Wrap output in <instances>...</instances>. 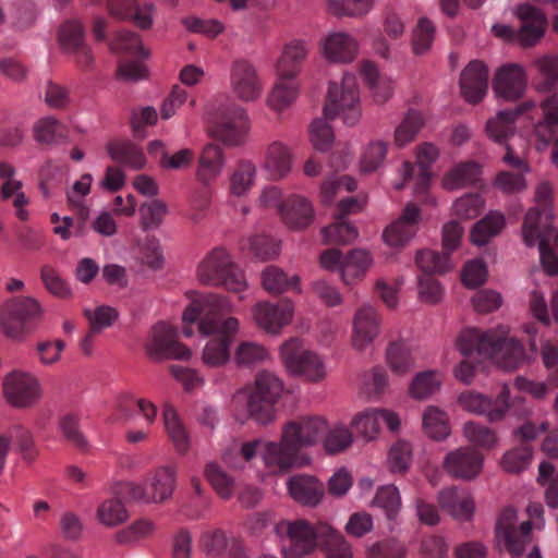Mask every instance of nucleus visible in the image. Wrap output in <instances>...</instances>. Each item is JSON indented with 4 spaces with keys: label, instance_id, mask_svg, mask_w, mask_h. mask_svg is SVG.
I'll return each instance as SVG.
<instances>
[{
    "label": "nucleus",
    "instance_id": "f704fd0d",
    "mask_svg": "<svg viewBox=\"0 0 558 558\" xmlns=\"http://www.w3.org/2000/svg\"><path fill=\"white\" fill-rule=\"evenodd\" d=\"M226 166L227 157L223 149L209 143L199 154L195 177L203 185L209 186L222 174Z\"/></svg>",
    "mask_w": 558,
    "mask_h": 558
},
{
    "label": "nucleus",
    "instance_id": "9b49d317",
    "mask_svg": "<svg viewBox=\"0 0 558 558\" xmlns=\"http://www.w3.org/2000/svg\"><path fill=\"white\" fill-rule=\"evenodd\" d=\"M295 316V303L283 298L278 302L260 301L252 307V319L264 332L280 336Z\"/></svg>",
    "mask_w": 558,
    "mask_h": 558
},
{
    "label": "nucleus",
    "instance_id": "2eb2a0df",
    "mask_svg": "<svg viewBox=\"0 0 558 558\" xmlns=\"http://www.w3.org/2000/svg\"><path fill=\"white\" fill-rule=\"evenodd\" d=\"M422 218L421 209L408 203L400 216L387 225L381 232L383 243L393 252H400L416 236Z\"/></svg>",
    "mask_w": 558,
    "mask_h": 558
},
{
    "label": "nucleus",
    "instance_id": "a18cd8bd",
    "mask_svg": "<svg viewBox=\"0 0 558 558\" xmlns=\"http://www.w3.org/2000/svg\"><path fill=\"white\" fill-rule=\"evenodd\" d=\"M385 362L389 371L398 376H407L415 368L412 349L404 340H396L388 344Z\"/></svg>",
    "mask_w": 558,
    "mask_h": 558
},
{
    "label": "nucleus",
    "instance_id": "0e129e2a",
    "mask_svg": "<svg viewBox=\"0 0 558 558\" xmlns=\"http://www.w3.org/2000/svg\"><path fill=\"white\" fill-rule=\"evenodd\" d=\"M375 5V0H326V10L336 17H363Z\"/></svg>",
    "mask_w": 558,
    "mask_h": 558
},
{
    "label": "nucleus",
    "instance_id": "423d86ee",
    "mask_svg": "<svg viewBox=\"0 0 558 558\" xmlns=\"http://www.w3.org/2000/svg\"><path fill=\"white\" fill-rule=\"evenodd\" d=\"M553 213L549 209L531 208L524 216L522 240L529 247L538 246L539 258L546 274L558 275V234L554 247L548 248L546 242L553 233Z\"/></svg>",
    "mask_w": 558,
    "mask_h": 558
},
{
    "label": "nucleus",
    "instance_id": "e433bc0d",
    "mask_svg": "<svg viewBox=\"0 0 558 558\" xmlns=\"http://www.w3.org/2000/svg\"><path fill=\"white\" fill-rule=\"evenodd\" d=\"M541 108L543 119L534 126L537 151H544L548 148L558 130V97L556 95L548 97L541 102Z\"/></svg>",
    "mask_w": 558,
    "mask_h": 558
},
{
    "label": "nucleus",
    "instance_id": "20e7f679",
    "mask_svg": "<svg viewBox=\"0 0 558 558\" xmlns=\"http://www.w3.org/2000/svg\"><path fill=\"white\" fill-rule=\"evenodd\" d=\"M278 355L286 373L311 384H320L328 376L326 359L308 348L304 340L291 337L278 348Z\"/></svg>",
    "mask_w": 558,
    "mask_h": 558
},
{
    "label": "nucleus",
    "instance_id": "864d4df0",
    "mask_svg": "<svg viewBox=\"0 0 558 558\" xmlns=\"http://www.w3.org/2000/svg\"><path fill=\"white\" fill-rule=\"evenodd\" d=\"M422 427L425 435L435 440H445L451 434L447 413L436 405H429L424 410Z\"/></svg>",
    "mask_w": 558,
    "mask_h": 558
},
{
    "label": "nucleus",
    "instance_id": "37998d69",
    "mask_svg": "<svg viewBox=\"0 0 558 558\" xmlns=\"http://www.w3.org/2000/svg\"><path fill=\"white\" fill-rule=\"evenodd\" d=\"M162 423L174 450L179 454H185L190 449L191 439L179 413L170 404L162 408Z\"/></svg>",
    "mask_w": 558,
    "mask_h": 558
},
{
    "label": "nucleus",
    "instance_id": "f257e3e1",
    "mask_svg": "<svg viewBox=\"0 0 558 558\" xmlns=\"http://www.w3.org/2000/svg\"><path fill=\"white\" fill-rule=\"evenodd\" d=\"M256 456L260 457L268 472L275 475L286 474L312 462L308 454L300 452L290 441H284L282 433L279 440H234L223 450L222 460L229 468L241 469L244 462H250Z\"/></svg>",
    "mask_w": 558,
    "mask_h": 558
},
{
    "label": "nucleus",
    "instance_id": "9d476101",
    "mask_svg": "<svg viewBox=\"0 0 558 558\" xmlns=\"http://www.w3.org/2000/svg\"><path fill=\"white\" fill-rule=\"evenodd\" d=\"M2 395L11 407L29 409L41 400L44 389L39 378L34 373L12 369L3 377Z\"/></svg>",
    "mask_w": 558,
    "mask_h": 558
},
{
    "label": "nucleus",
    "instance_id": "5701e85b",
    "mask_svg": "<svg viewBox=\"0 0 558 558\" xmlns=\"http://www.w3.org/2000/svg\"><path fill=\"white\" fill-rule=\"evenodd\" d=\"M415 165L420 169V173L414 179L413 193L424 204L436 205V198L427 194L433 173L430 171L433 165L440 157L439 147L430 142H424L415 147L414 150Z\"/></svg>",
    "mask_w": 558,
    "mask_h": 558
},
{
    "label": "nucleus",
    "instance_id": "603ef678",
    "mask_svg": "<svg viewBox=\"0 0 558 558\" xmlns=\"http://www.w3.org/2000/svg\"><path fill=\"white\" fill-rule=\"evenodd\" d=\"M424 116L414 109L407 111L393 132V144L403 148L412 143L425 126Z\"/></svg>",
    "mask_w": 558,
    "mask_h": 558
},
{
    "label": "nucleus",
    "instance_id": "aec40b11",
    "mask_svg": "<svg viewBox=\"0 0 558 558\" xmlns=\"http://www.w3.org/2000/svg\"><path fill=\"white\" fill-rule=\"evenodd\" d=\"M0 199L14 209L21 221L29 219V198L24 191V182L17 178L16 169L9 162L0 161Z\"/></svg>",
    "mask_w": 558,
    "mask_h": 558
},
{
    "label": "nucleus",
    "instance_id": "5fc2aeb1",
    "mask_svg": "<svg viewBox=\"0 0 558 558\" xmlns=\"http://www.w3.org/2000/svg\"><path fill=\"white\" fill-rule=\"evenodd\" d=\"M354 441L351 429L343 423L329 425L327 423L326 432L319 442L328 454H338L348 450Z\"/></svg>",
    "mask_w": 558,
    "mask_h": 558
},
{
    "label": "nucleus",
    "instance_id": "8fccbe9b",
    "mask_svg": "<svg viewBox=\"0 0 558 558\" xmlns=\"http://www.w3.org/2000/svg\"><path fill=\"white\" fill-rule=\"evenodd\" d=\"M529 308L534 318L542 324L549 326L551 323L558 325V289H555L547 302L545 294L533 290L529 299Z\"/></svg>",
    "mask_w": 558,
    "mask_h": 558
},
{
    "label": "nucleus",
    "instance_id": "c85d7f7f",
    "mask_svg": "<svg viewBox=\"0 0 558 558\" xmlns=\"http://www.w3.org/2000/svg\"><path fill=\"white\" fill-rule=\"evenodd\" d=\"M518 520V512L512 507L504 508L497 517L495 526V541L501 550L511 554L512 558H518L522 555L524 543L517 539L515 526Z\"/></svg>",
    "mask_w": 558,
    "mask_h": 558
},
{
    "label": "nucleus",
    "instance_id": "72a5a7b5",
    "mask_svg": "<svg viewBox=\"0 0 558 558\" xmlns=\"http://www.w3.org/2000/svg\"><path fill=\"white\" fill-rule=\"evenodd\" d=\"M437 500L440 508L457 521H470L474 515L473 498L464 489L444 488L438 493Z\"/></svg>",
    "mask_w": 558,
    "mask_h": 558
},
{
    "label": "nucleus",
    "instance_id": "ddd939ff",
    "mask_svg": "<svg viewBox=\"0 0 558 558\" xmlns=\"http://www.w3.org/2000/svg\"><path fill=\"white\" fill-rule=\"evenodd\" d=\"M509 335L510 328L508 326L498 325L495 327L487 357L498 367L513 371L534 357L526 354L521 341Z\"/></svg>",
    "mask_w": 558,
    "mask_h": 558
},
{
    "label": "nucleus",
    "instance_id": "2f4dec72",
    "mask_svg": "<svg viewBox=\"0 0 558 558\" xmlns=\"http://www.w3.org/2000/svg\"><path fill=\"white\" fill-rule=\"evenodd\" d=\"M307 44L293 39L284 45L275 65V75L279 80H295L301 72L302 63L307 58Z\"/></svg>",
    "mask_w": 558,
    "mask_h": 558
},
{
    "label": "nucleus",
    "instance_id": "c03bdc74",
    "mask_svg": "<svg viewBox=\"0 0 558 558\" xmlns=\"http://www.w3.org/2000/svg\"><path fill=\"white\" fill-rule=\"evenodd\" d=\"M505 227V215L499 210H490L473 226L470 232V241L475 246H485L497 236Z\"/></svg>",
    "mask_w": 558,
    "mask_h": 558
},
{
    "label": "nucleus",
    "instance_id": "393cba45",
    "mask_svg": "<svg viewBox=\"0 0 558 558\" xmlns=\"http://www.w3.org/2000/svg\"><path fill=\"white\" fill-rule=\"evenodd\" d=\"M484 458L474 449L462 447L449 451L444 458L446 472L460 480H473L483 470Z\"/></svg>",
    "mask_w": 558,
    "mask_h": 558
},
{
    "label": "nucleus",
    "instance_id": "412c9836",
    "mask_svg": "<svg viewBox=\"0 0 558 558\" xmlns=\"http://www.w3.org/2000/svg\"><path fill=\"white\" fill-rule=\"evenodd\" d=\"M359 51L357 38L344 31H330L319 41L320 56L329 63H352L357 58Z\"/></svg>",
    "mask_w": 558,
    "mask_h": 558
},
{
    "label": "nucleus",
    "instance_id": "49530a36",
    "mask_svg": "<svg viewBox=\"0 0 558 558\" xmlns=\"http://www.w3.org/2000/svg\"><path fill=\"white\" fill-rule=\"evenodd\" d=\"M257 166L248 159L240 160L229 178V192L232 196L241 198L252 191L257 181Z\"/></svg>",
    "mask_w": 558,
    "mask_h": 558
},
{
    "label": "nucleus",
    "instance_id": "6e6552de",
    "mask_svg": "<svg viewBox=\"0 0 558 558\" xmlns=\"http://www.w3.org/2000/svg\"><path fill=\"white\" fill-rule=\"evenodd\" d=\"M322 524L325 523L313 525L303 519L279 521L274 531L282 543L281 550L286 558L313 553L324 537L320 535Z\"/></svg>",
    "mask_w": 558,
    "mask_h": 558
},
{
    "label": "nucleus",
    "instance_id": "680f3d73",
    "mask_svg": "<svg viewBox=\"0 0 558 558\" xmlns=\"http://www.w3.org/2000/svg\"><path fill=\"white\" fill-rule=\"evenodd\" d=\"M415 264L426 275L446 274L453 268L450 254L421 250L415 254Z\"/></svg>",
    "mask_w": 558,
    "mask_h": 558
},
{
    "label": "nucleus",
    "instance_id": "f3484780",
    "mask_svg": "<svg viewBox=\"0 0 558 558\" xmlns=\"http://www.w3.org/2000/svg\"><path fill=\"white\" fill-rule=\"evenodd\" d=\"M511 13L520 22L517 41L524 48L537 45L544 37L547 26V16L543 10L523 2L514 5Z\"/></svg>",
    "mask_w": 558,
    "mask_h": 558
},
{
    "label": "nucleus",
    "instance_id": "338daca9",
    "mask_svg": "<svg viewBox=\"0 0 558 558\" xmlns=\"http://www.w3.org/2000/svg\"><path fill=\"white\" fill-rule=\"evenodd\" d=\"M108 153L112 160L123 163L126 167L140 170L146 166V157L143 150L130 143H111L108 146Z\"/></svg>",
    "mask_w": 558,
    "mask_h": 558
},
{
    "label": "nucleus",
    "instance_id": "39448f33",
    "mask_svg": "<svg viewBox=\"0 0 558 558\" xmlns=\"http://www.w3.org/2000/svg\"><path fill=\"white\" fill-rule=\"evenodd\" d=\"M323 113L328 119L339 118L349 126L360 122L362 117L360 89L353 73L344 72L340 80L328 83Z\"/></svg>",
    "mask_w": 558,
    "mask_h": 558
},
{
    "label": "nucleus",
    "instance_id": "bf43d9fd",
    "mask_svg": "<svg viewBox=\"0 0 558 558\" xmlns=\"http://www.w3.org/2000/svg\"><path fill=\"white\" fill-rule=\"evenodd\" d=\"M240 247L262 260L276 258L281 251L280 242L265 234L243 238Z\"/></svg>",
    "mask_w": 558,
    "mask_h": 558
},
{
    "label": "nucleus",
    "instance_id": "a19ab883",
    "mask_svg": "<svg viewBox=\"0 0 558 558\" xmlns=\"http://www.w3.org/2000/svg\"><path fill=\"white\" fill-rule=\"evenodd\" d=\"M263 288L270 294L279 295L287 291L298 294L303 293V287L299 275L288 276L278 266H267L260 274Z\"/></svg>",
    "mask_w": 558,
    "mask_h": 558
},
{
    "label": "nucleus",
    "instance_id": "7ed1b4c3",
    "mask_svg": "<svg viewBox=\"0 0 558 558\" xmlns=\"http://www.w3.org/2000/svg\"><path fill=\"white\" fill-rule=\"evenodd\" d=\"M240 329V320L234 316L207 313L199 319L201 361L205 367L221 368L230 362L231 348Z\"/></svg>",
    "mask_w": 558,
    "mask_h": 558
},
{
    "label": "nucleus",
    "instance_id": "052dcab7",
    "mask_svg": "<svg viewBox=\"0 0 558 558\" xmlns=\"http://www.w3.org/2000/svg\"><path fill=\"white\" fill-rule=\"evenodd\" d=\"M239 545L232 537H229L227 533L220 530L206 531L201 537V546L209 558H225V556L233 550V547Z\"/></svg>",
    "mask_w": 558,
    "mask_h": 558
},
{
    "label": "nucleus",
    "instance_id": "c9c22d12",
    "mask_svg": "<svg viewBox=\"0 0 558 558\" xmlns=\"http://www.w3.org/2000/svg\"><path fill=\"white\" fill-rule=\"evenodd\" d=\"M58 38L65 51L77 54V61L81 65L87 66L92 63L93 57L89 48L84 45V29L78 21L64 22L60 26Z\"/></svg>",
    "mask_w": 558,
    "mask_h": 558
},
{
    "label": "nucleus",
    "instance_id": "4be33fe9",
    "mask_svg": "<svg viewBox=\"0 0 558 558\" xmlns=\"http://www.w3.org/2000/svg\"><path fill=\"white\" fill-rule=\"evenodd\" d=\"M527 87V75L523 65L506 63L499 66L493 78V92L498 99L514 101Z\"/></svg>",
    "mask_w": 558,
    "mask_h": 558
},
{
    "label": "nucleus",
    "instance_id": "58836bf2",
    "mask_svg": "<svg viewBox=\"0 0 558 558\" xmlns=\"http://www.w3.org/2000/svg\"><path fill=\"white\" fill-rule=\"evenodd\" d=\"M360 74L371 90L375 102L384 104L391 98L395 90L393 81L386 75H381L374 62L369 60L361 62Z\"/></svg>",
    "mask_w": 558,
    "mask_h": 558
},
{
    "label": "nucleus",
    "instance_id": "de8ad7c7",
    "mask_svg": "<svg viewBox=\"0 0 558 558\" xmlns=\"http://www.w3.org/2000/svg\"><path fill=\"white\" fill-rule=\"evenodd\" d=\"M299 96V84L295 80H279L276 81L266 97V105L270 110L280 114L290 108Z\"/></svg>",
    "mask_w": 558,
    "mask_h": 558
},
{
    "label": "nucleus",
    "instance_id": "bb28decb",
    "mask_svg": "<svg viewBox=\"0 0 558 558\" xmlns=\"http://www.w3.org/2000/svg\"><path fill=\"white\" fill-rule=\"evenodd\" d=\"M288 495L299 505L304 507H317L324 496V484L310 474H296L287 480Z\"/></svg>",
    "mask_w": 558,
    "mask_h": 558
},
{
    "label": "nucleus",
    "instance_id": "4d7b16f0",
    "mask_svg": "<svg viewBox=\"0 0 558 558\" xmlns=\"http://www.w3.org/2000/svg\"><path fill=\"white\" fill-rule=\"evenodd\" d=\"M116 408L120 411L125 418H132V413L126 411V405L131 402H135L138 413L146 423L150 426L155 424L158 415L157 405L149 399L135 398L134 393L130 390L121 391L116 397Z\"/></svg>",
    "mask_w": 558,
    "mask_h": 558
},
{
    "label": "nucleus",
    "instance_id": "4468645a",
    "mask_svg": "<svg viewBox=\"0 0 558 558\" xmlns=\"http://www.w3.org/2000/svg\"><path fill=\"white\" fill-rule=\"evenodd\" d=\"M457 402L471 414L485 416L489 422H498L510 408V390L505 385L495 399L475 390H466L458 396Z\"/></svg>",
    "mask_w": 558,
    "mask_h": 558
},
{
    "label": "nucleus",
    "instance_id": "dca6fc26",
    "mask_svg": "<svg viewBox=\"0 0 558 558\" xmlns=\"http://www.w3.org/2000/svg\"><path fill=\"white\" fill-rule=\"evenodd\" d=\"M146 350L155 360H191L193 352L178 340L177 329L167 323L156 324L146 342Z\"/></svg>",
    "mask_w": 558,
    "mask_h": 558
},
{
    "label": "nucleus",
    "instance_id": "4c0bfd02",
    "mask_svg": "<svg viewBox=\"0 0 558 558\" xmlns=\"http://www.w3.org/2000/svg\"><path fill=\"white\" fill-rule=\"evenodd\" d=\"M482 167L476 161H462L448 169L440 181L441 187L454 192L474 185L481 178Z\"/></svg>",
    "mask_w": 558,
    "mask_h": 558
},
{
    "label": "nucleus",
    "instance_id": "f03ea898",
    "mask_svg": "<svg viewBox=\"0 0 558 558\" xmlns=\"http://www.w3.org/2000/svg\"><path fill=\"white\" fill-rule=\"evenodd\" d=\"M284 391V383L272 371L259 369L251 384L238 389L231 399L235 421L245 423L253 418L258 424H269L275 418V404Z\"/></svg>",
    "mask_w": 558,
    "mask_h": 558
},
{
    "label": "nucleus",
    "instance_id": "69168bd1",
    "mask_svg": "<svg viewBox=\"0 0 558 558\" xmlns=\"http://www.w3.org/2000/svg\"><path fill=\"white\" fill-rule=\"evenodd\" d=\"M372 505L381 509L388 520L395 521L402 508L399 488L393 484L380 486L376 492Z\"/></svg>",
    "mask_w": 558,
    "mask_h": 558
},
{
    "label": "nucleus",
    "instance_id": "ea45409f",
    "mask_svg": "<svg viewBox=\"0 0 558 558\" xmlns=\"http://www.w3.org/2000/svg\"><path fill=\"white\" fill-rule=\"evenodd\" d=\"M494 333L495 328L489 330L463 328L456 339V348L463 356H470L473 353L487 356Z\"/></svg>",
    "mask_w": 558,
    "mask_h": 558
},
{
    "label": "nucleus",
    "instance_id": "a878e982",
    "mask_svg": "<svg viewBox=\"0 0 558 558\" xmlns=\"http://www.w3.org/2000/svg\"><path fill=\"white\" fill-rule=\"evenodd\" d=\"M460 89L469 104L480 102L487 94L488 68L480 60L471 61L461 72Z\"/></svg>",
    "mask_w": 558,
    "mask_h": 558
},
{
    "label": "nucleus",
    "instance_id": "13d9d810",
    "mask_svg": "<svg viewBox=\"0 0 558 558\" xmlns=\"http://www.w3.org/2000/svg\"><path fill=\"white\" fill-rule=\"evenodd\" d=\"M350 427L365 441L377 439L380 432L379 408H367L356 413L350 422Z\"/></svg>",
    "mask_w": 558,
    "mask_h": 558
},
{
    "label": "nucleus",
    "instance_id": "09e8293b",
    "mask_svg": "<svg viewBox=\"0 0 558 558\" xmlns=\"http://www.w3.org/2000/svg\"><path fill=\"white\" fill-rule=\"evenodd\" d=\"M442 386V375L436 369L417 372L409 383V396L417 401L427 400Z\"/></svg>",
    "mask_w": 558,
    "mask_h": 558
},
{
    "label": "nucleus",
    "instance_id": "0eeeda50",
    "mask_svg": "<svg viewBox=\"0 0 558 558\" xmlns=\"http://www.w3.org/2000/svg\"><path fill=\"white\" fill-rule=\"evenodd\" d=\"M177 483V469L165 464L155 466L146 472L142 481L125 484L129 499L142 504H162L170 499Z\"/></svg>",
    "mask_w": 558,
    "mask_h": 558
},
{
    "label": "nucleus",
    "instance_id": "1a4fd4ad",
    "mask_svg": "<svg viewBox=\"0 0 558 558\" xmlns=\"http://www.w3.org/2000/svg\"><path fill=\"white\" fill-rule=\"evenodd\" d=\"M211 135L226 146L243 145L250 133L251 120L246 109L231 105L208 117Z\"/></svg>",
    "mask_w": 558,
    "mask_h": 558
},
{
    "label": "nucleus",
    "instance_id": "f8f14e48",
    "mask_svg": "<svg viewBox=\"0 0 558 558\" xmlns=\"http://www.w3.org/2000/svg\"><path fill=\"white\" fill-rule=\"evenodd\" d=\"M230 92L243 104L256 102L264 94V84L256 65L247 59H236L230 66Z\"/></svg>",
    "mask_w": 558,
    "mask_h": 558
},
{
    "label": "nucleus",
    "instance_id": "cd10ccee",
    "mask_svg": "<svg viewBox=\"0 0 558 558\" xmlns=\"http://www.w3.org/2000/svg\"><path fill=\"white\" fill-rule=\"evenodd\" d=\"M233 258L222 246L210 250L196 267L197 279L209 287H219L222 276L232 266Z\"/></svg>",
    "mask_w": 558,
    "mask_h": 558
},
{
    "label": "nucleus",
    "instance_id": "473e14b6",
    "mask_svg": "<svg viewBox=\"0 0 558 558\" xmlns=\"http://www.w3.org/2000/svg\"><path fill=\"white\" fill-rule=\"evenodd\" d=\"M207 308L209 310H225L231 312L233 310L232 302L225 295L209 293L203 295H196L190 303V305L184 310L182 315V320L184 323V327L182 329V333L190 338L193 335V330L190 327L191 324L195 322H199L202 318L201 315Z\"/></svg>",
    "mask_w": 558,
    "mask_h": 558
},
{
    "label": "nucleus",
    "instance_id": "c756f323",
    "mask_svg": "<svg viewBox=\"0 0 558 558\" xmlns=\"http://www.w3.org/2000/svg\"><path fill=\"white\" fill-rule=\"evenodd\" d=\"M374 265L375 258L369 250L354 247L345 253L340 281L347 287H354L364 280Z\"/></svg>",
    "mask_w": 558,
    "mask_h": 558
},
{
    "label": "nucleus",
    "instance_id": "e2e57ef3",
    "mask_svg": "<svg viewBox=\"0 0 558 558\" xmlns=\"http://www.w3.org/2000/svg\"><path fill=\"white\" fill-rule=\"evenodd\" d=\"M322 236L326 244H350L359 238V231L344 217L337 216L335 222L322 229Z\"/></svg>",
    "mask_w": 558,
    "mask_h": 558
},
{
    "label": "nucleus",
    "instance_id": "7c9ffc66",
    "mask_svg": "<svg viewBox=\"0 0 558 558\" xmlns=\"http://www.w3.org/2000/svg\"><path fill=\"white\" fill-rule=\"evenodd\" d=\"M280 216L291 231H302L314 222L315 210L312 202L302 195H292L280 207Z\"/></svg>",
    "mask_w": 558,
    "mask_h": 558
},
{
    "label": "nucleus",
    "instance_id": "6ab92c4d",
    "mask_svg": "<svg viewBox=\"0 0 558 558\" xmlns=\"http://www.w3.org/2000/svg\"><path fill=\"white\" fill-rule=\"evenodd\" d=\"M381 330L378 311L369 303L359 306L352 317L351 345L357 352L368 350Z\"/></svg>",
    "mask_w": 558,
    "mask_h": 558
},
{
    "label": "nucleus",
    "instance_id": "6e6d98bb",
    "mask_svg": "<svg viewBox=\"0 0 558 558\" xmlns=\"http://www.w3.org/2000/svg\"><path fill=\"white\" fill-rule=\"evenodd\" d=\"M233 361L239 367H253L271 361V353L263 343L246 340L235 347Z\"/></svg>",
    "mask_w": 558,
    "mask_h": 558
},
{
    "label": "nucleus",
    "instance_id": "79ce46f5",
    "mask_svg": "<svg viewBox=\"0 0 558 558\" xmlns=\"http://www.w3.org/2000/svg\"><path fill=\"white\" fill-rule=\"evenodd\" d=\"M535 107L534 101H525L513 110L499 111L495 118L490 119L486 124L487 135L495 142L501 143L507 136L513 131V124L515 119L533 109Z\"/></svg>",
    "mask_w": 558,
    "mask_h": 558
},
{
    "label": "nucleus",
    "instance_id": "774afa93",
    "mask_svg": "<svg viewBox=\"0 0 558 558\" xmlns=\"http://www.w3.org/2000/svg\"><path fill=\"white\" fill-rule=\"evenodd\" d=\"M388 145L386 142L377 140L366 144L361 153L359 167L363 173L377 171L386 159Z\"/></svg>",
    "mask_w": 558,
    "mask_h": 558
},
{
    "label": "nucleus",
    "instance_id": "3c124183",
    "mask_svg": "<svg viewBox=\"0 0 558 558\" xmlns=\"http://www.w3.org/2000/svg\"><path fill=\"white\" fill-rule=\"evenodd\" d=\"M320 535L324 537L319 546L326 558H353L350 543L330 524L320 525Z\"/></svg>",
    "mask_w": 558,
    "mask_h": 558
},
{
    "label": "nucleus",
    "instance_id": "b1692460",
    "mask_svg": "<svg viewBox=\"0 0 558 558\" xmlns=\"http://www.w3.org/2000/svg\"><path fill=\"white\" fill-rule=\"evenodd\" d=\"M294 163L292 148L283 141L274 140L265 145L262 169L274 181L282 180L291 172Z\"/></svg>",
    "mask_w": 558,
    "mask_h": 558
},
{
    "label": "nucleus",
    "instance_id": "a211bd4d",
    "mask_svg": "<svg viewBox=\"0 0 558 558\" xmlns=\"http://www.w3.org/2000/svg\"><path fill=\"white\" fill-rule=\"evenodd\" d=\"M327 428V421L319 415L299 416L288 421L281 433L283 440L290 441L296 449L312 447L319 442Z\"/></svg>",
    "mask_w": 558,
    "mask_h": 558
}]
</instances>
